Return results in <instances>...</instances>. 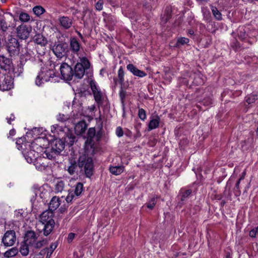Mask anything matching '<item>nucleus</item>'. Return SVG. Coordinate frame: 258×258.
Masks as SVG:
<instances>
[{"label":"nucleus","instance_id":"obj_1","mask_svg":"<svg viewBox=\"0 0 258 258\" xmlns=\"http://www.w3.org/2000/svg\"><path fill=\"white\" fill-rule=\"evenodd\" d=\"M40 139H37L35 142L29 144L25 143L22 144L21 148L23 150L22 154L28 163L34 162L39 156V151L41 150L40 146H38L37 143L39 142Z\"/></svg>","mask_w":258,"mask_h":258},{"label":"nucleus","instance_id":"obj_2","mask_svg":"<svg viewBox=\"0 0 258 258\" xmlns=\"http://www.w3.org/2000/svg\"><path fill=\"white\" fill-rule=\"evenodd\" d=\"M78 167L81 171H84L87 177H90L93 174V162L92 158L85 155L81 156L78 162Z\"/></svg>","mask_w":258,"mask_h":258},{"label":"nucleus","instance_id":"obj_3","mask_svg":"<svg viewBox=\"0 0 258 258\" xmlns=\"http://www.w3.org/2000/svg\"><path fill=\"white\" fill-rule=\"evenodd\" d=\"M56 79L57 77L54 70L47 68H43L37 76L35 83L37 86H40L43 81L55 82L56 81Z\"/></svg>","mask_w":258,"mask_h":258},{"label":"nucleus","instance_id":"obj_4","mask_svg":"<svg viewBox=\"0 0 258 258\" xmlns=\"http://www.w3.org/2000/svg\"><path fill=\"white\" fill-rule=\"evenodd\" d=\"M90 63L85 57L80 58V62H78L74 68V76L78 78L83 77L86 70L89 69Z\"/></svg>","mask_w":258,"mask_h":258},{"label":"nucleus","instance_id":"obj_5","mask_svg":"<svg viewBox=\"0 0 258 258\" xmlns=\"http://www.w3.org/2000/svg\"><path fill=\"white\" fill-rule=\"evenodd\" d=\"M90 86L96 102L98 106L101 105L103 103V95L100 88L94 80L90 81Z\"/></svg>","mask_w":258,"mask_h":258},{"label":"nucleus","instance_id":"obj_6","mask_svg":"<svg viewBox=\"0 0 258 258\" xmlns=\"http://www.w3.org/2000/svg\"><path fill=\"white\" fill-rule=\"evenodd\" d=\"M52 50L57 58L61 59L67 55L69 48L67 43H62L54 45Z\"/></svg>","mask_w":258,"mask_h":258},{"label":"nucleus","instance_id":"obj_7","mask_svg":"<svg viewBox=\"0 0 258 258\" xmlns=\"http://www.w3.org/2000/svg\"><path fill=\"white\" fill-rule=\"evenodd\" d=\"M7 49L11 56L18 54L20 51V44L18 40L14 37L10 38L7 43Z\"/></svg>","mask_w":258,"mask_h":258},{"label":"nucleus","instance_id":"obj_8","mask_svg":"<svg viewBox=\"0 0 258 258\" xmlns=\"http://www.w3.org/2000/svg\"><path fill=\"white\" fill-rule=\"evenodd\" d=\"M62 78L65 80L70 81L74 76L72 68L66 62L61 63L59 68Z\"/></svg>","mask_w":258,"mask_h":258},{"label":"nucleus","instance_id":"obj_9","mask_svg":"<svg viewBox=\"0 0 258 258\" xmlns=\"http://www.w3.org/2000/svg\"><path fill=\"white\" fill-rule=\"evenodd\" d=\"M13 81L10 76L3 75L0 76V90L4 91L13 88Z\"/></svg>","mask_w":258,"mask_h":258},{"label":"nucleus","instance_id":"obj_10","mask_svg":"<svg viewBox=\"0 0 258 258\" xmlns=\"http://www.w3.org/2000/svg\"><path fill=\"white\" fill-rule=\"evenodd\" d=\"M17 36L21 39H27L32 31V27L29 25L22 24L17 28Z\"/></svg>","mask_w":258,"mask_h":258},{"label":"nucleus","instance_id":"obj_11","mask_svg":"<svg viewBox=\"0 0 258 258\" xmlns=\"http://www.w3.org/2000/svg\"><path fill=\"white\" fill-rule=\"evenodd\" d=\"M16 240V233L14 230H8L5 233L2 238V242L6 246L13 245Z\"/></svg>","mask_w":258,"mask_h":258},{"label":"nucleus","instance_id":"obj_12","mask_svg":"<svg viewBox=\"0 0 258 258\" xmlns=\"http://www.w3.org/2000/svg\"><path fill=\"white\" fill-rule=\"evenodd\" d=\"M13 62L11 58L0 55V68L6 71H10L13 68Z\"/></svg>","mask_w":258,"mask_h":258},{"label":"nucleus","instance_id":"obj_13","mask_svg":"<svg viewBox=\"0 0 258 258\" xmlns=\"http://www.w3.org/2000/svg\"><path fill=\"white\" fill-rule=\"evenodd\" d=\"M59 26L63 29H70L73 25L72 19L67 16H59L58 18Z\"/></svg>","mask_w":258,"mask_h":258},{"label":"nucleus","instance_id":"obj_14","mask_svg":"<svg viewBox=\"0 0 258 258\" xmlns=\"http://www.w3.org/2000/svg\"><path fill=\"white\" fill-rule=\"evenodd\" d=\"M24 242L26 244L30 245L31 247L33 244H34L35 242L37 240L38 237L34 231H28L25 235Z\"/></svg>","mask_w":258,"mask_h":258},{"label":"nucleus","instance_id":"obj_15","mask_svg":"<svg viewBox=\"0 0 258 258\" xmlns=\"http://www.w3.org/2000/svg\"><path fill=\"white\" fill-rule=\"evenodd\" d=\"M101 134L100 132L96 134L95 128H89L87 134V142H89L90 144H91L93 138H95L96 141H99L101 138Z\"/></svg>","mask_w":258,"mask_h":258},{"label":"nucleus","instance_id":"obj_16","mask_svg":"<svg viewBox=\"0 0 258 258\" xmlns=\"http://www.w3.org/2000/svg\"><path fill=\"white\" fill-rule=\"evenodd\" d=\"M53 217V212L47 210L40 215V222L42 223H49L50 221H54Z\"/></svg>","mask_w":258,"mask_h":258},{"label":"nucleus","instance_id":"obj_17","mask_svg":"<svg viewBox=\"0 0 258 258\" xmlns=\"http://www.w3.org/2000/svg\"><path fill=\"white\" fill-rule=\"evenodd\" d=\"M126 68L128 71L131 72L135 76L143 78L147 75V74L145 72L139 70L133 64L130 63L127 64Z\"/></svg>","mask_w":258,"mask_h":258},{"label":"nucleus","instance_id":"obj_18","mask_svg":"<svg viewBox=\"0 0 258 258\" xmlns=\"http://www.w3.org/2000/svg\"><path fill=\"white\" fill-rule=\"evenodd\" d=\"M51 148L59 155L64 148V143L62 140L56 139L52 143Z\"/></svg>","mask_w":258,"mask_h":258},{"label":"nucleus","instance_id":"obj_19","mask_svg":"<svg viewBox=\"0 0 258 258\" xmlns=\"http://www.w3.org/2000/svg\"><path fill=\"white\" fill-rule=\"evenodd\" d=\"M87 127L86 122L83 120L79 121L76 124L75 126V131L78 135H83L85 133Z\"/></svg>","mask_w":258,"mask_h":258},{"label":"nucleus","instance_id":"obj_20","mask_svg":"<svg viewBox=\"0 0 258 258\" xmlns=\"http://www.w3.org/2000/svg\"><path fill=\"white\" fill-rule=\"evenodd\" d=\"M54 221H50L49 223H42L44 225L42 230L44 236H47L50 234L54 227Z\"/></svg>","mask_w":258,"mask_h":258},{"label":"nucleus","instance_id":"obj_21","mask_svg":"<svg viewBox=\"0 0 258 258\" xmlns=\"http://www.w3.org/2000/svg\"><path fill=\"white\" fill-rule=\"evenodd\" d=\"M60 205V201L59 198L56 196L53 197L49 203L48 210L53 212L58 208Z\"/></svg>","mask_w":258,"mask_h":258},{"label":"nucleus","instance_id":"obj_22","mask_svg":"<svg viewBox=\"0 0 258 258\" xmlns=\"http://www.w3.org/2000/svg\"><path fill=\"white\" fill-rule=\"evenodd\" d=\"M70 48L75 53H77L80 50V44L76 38H72L70 42Z\"/></svg>","mask_w":258,"mask_h":258},{"label":"nucleus","instance_id":"obj_23","mask_svg":"<svg viewBox=\"0 0 258 258\" xmlns=\"http://www.w3.org/2000/svg\"><path fill=\"white\" fill-rule=\"evenodd\" d=\"M45 159L43 157L39 156L37 159L33 162L36 169L39 170H44L47 166L43 162Z\"/></svg>","mask_w":258,"mask_h":258},{"label":"nucleus","instance_id":"obj_24","mask_svg":"<svg viewBox=\"0 0 258 258\" xmlns=\"http://www.w3.org/2000/svg\"><path fill=\"white\" fill-rule=\"evenodd\" d=\"M33 40L35 43L41 46H45L47 44V40L40 34H37L34 37Z\"/></svg>","mask_w":258,"mask_h":258},{"label":"nucleus","instance_id":"obj_25","mask_svg":"<svg viewBox=\"0 0 258 258\" xmlns=\"http://www.w3.org/2000/svg\"><path fill=\"white\" fill-rule=\"evenodd\" d=\"M160 118L158 116H156L154 119H152L148 125V131H151L155 129L159 126Z\"/></svg>","mask_w":258,"mask_h":258},{"label":"nucleus","instance_id":"obj_26","mask_svg":"<svg viewBox=\"0 0 258 258\" xmlns=\"http://www.w3.org/2000/svg\"><path fill=\"white\" fill-rule=\"evenodd\" d=\"M58 154H56V152L52 150V148H51L50 149L46 150L43 154H42L43 157L45 159V157L50 160L53 159L55 158L56 156L58 155Z\"/></svg>","mask_w":258,"mask_h":258},{"label":"nucleus","instance_id":"obj_27","mask_svg":"<svg viewBox=\"0 0 258 258\" xmlns=\"http://www.w3.org/2000/svg\"><path fill=\"white\" fill-rule=\"evenodd\" d=\"M69 164L68 171L70 174L72 175L74 174L78 165L76 161L73 158L69 159Z\"/></svg>","mask_w":258,"mask_h":258},{"label":"nucleus","instance_id":"obj_28","mask_svg":"<svg viewBox=\"0 0 258 258\" xmlns=\"http://www.w3.org/2000/svg\"><path fill=\"white\" fill-rule=\"evenodd\" d=\"M76 137L72 133H68L64 138V143L71 146L73 145L75 141Z\"/></svg>","mask_w":258,"mask_h":258},{"label":"nucleus","instance_id":"obj_29","mask_svg":"<svg viewBox=\"0 0 258 258\" xmlns=\"http://www.w3.org/2000/svg\"><path fill=\"white\" fill-rule=\"evenodd\" d=\"M124 170V167L123 166H111L109 168L110 172L115 175H118L120 174Z\"/></svg>","mask_w":258,"mask_h":258},{"label":"nucleus","instance_id":"obj_30","mask_svg":"<svg viewBox=\"0 0 258 258\" xmlns=\"http://www.w3.org/2000/svg\"><path fill=\"white\" fill-rule=\"evenodd\" d=\"M124 72L122 67H120L118 70L117 72V77H118V82L122 86L124 84Z\"/></svg>","mask_w":258,"mask_h":258},{"label":"nucleus","instance_id":"obj_31","mask_svg":"<svg viewBox=\"0 0 258 258\" xmlns=\"http://www.w3.org/2000/svg\"><path fill=\"white\" fill-rule=\"evenodd\" d=\"M30 245L26 244L25 242H23L21 244L20 248V252L23 256H26L28 254L29 252Z\"/></svg>","mask_w":258,"mask_h":258},{"label":"nucleus","instance_id":"obj_32","mask_svg":"<svg viewBox=\"0 0 258 258\" xmlns=\"http://www.w3.org/2000/svg\"><path fill=\"white\" fill-rule=\"evenodd\" d=\"M18 252V250L16 247H13L4 253V256L6 257H10L15 256Z\"/></svg>","mask_w":258,"mask_h":258},{"label":"nucleus","instance_id":"obj_33","mask_svg":"<svg viewBox=\"0 0 258 258\" xmlns=\"http://www.w3.org/2000/svg\"><path fill=\"white\" fill-rule=\"evenodd\" d=\"M47 243L46 240L43 239L41 240L36 241L34 244H33L30 248L33 249H39L44 245Z\"/></svg>","mask_w":258,"mask_h":258},{"label":"nucleus","instance_id":"obj_34","mask_svg":"<svg viewBox=\"0 0 258 258\" xmlns=\"http://www.w3.org/2000/svg\"><path fill=\"white\" fill-rule=\"evenodd\" d=\"M83 184L81 182H78L75 186V190L73 192L76 196H79L81 195L83 191Z\"/></svg>","mask_w":258,"mask_h":258},{"label":"nucleus","instance_id":"obj_35","mask_svg":"<svg viewBox=\"0 0 258 258\" xmlns=\"http://www.w3.org/2000/svg\"><path fill=\"white\" fill-rule=\"evenodd\" d=\"M64 187V183L62 180L58 181L55 185V192H61Z\"/></svg>","mask_w":258,"mask_h":258},{"label":"nucleus","instance_id":"obj_36","mask_svg":"<svg viewBox=\"0 0 258 258\" xmlns=\"http://www.w3.org/2000/svg\"><path fill=\"white\" fill-rule=\"evenodd\" d=\"M8 29V24L4 17L0 18V30L6 32Z\"/></svg>","mask_w":258,"mask_h":258},{"label":"nucleus","instance_id":"obj_37","mask_svg":"<svg viewBox=\"0 0 258 258\" xmlns=\"http://www.w3.org/2000/svg\"><path fill=\"white\" fill-rule=\"evenodd\" d=\"M157 197L154 196L147 204V207L150 209H153L157 202Z\"/></svg>","mask_w":258,"mask_h":258},{"label":"nucleus","instance_id":"obj_38","mask_svg":"<svg viewBox=\"0 0 258 258\" xmlns=\"http://www.w3.org/2000/svg\"><path fill=\"white\" fill-rule=\"evenodd\" d=\"M189 39L185 37H180L178 38L175 44L176 47H179L180 45L187 44L189 42Z\"/></svg>","mask_w":258,"mask_h":258},{"label":"nucleus","instance_id":"obj_39","mask_svg":"<svg viewBox=\"0 0 258 258\" xmlns=\"http://www.w3.org/2000/svg\"><path fill=\"white\" fill-rule=\"evenodd\" d=\"M212 12L215 18L218 20H221L222 19L221 13L219 11L216 7H212Z\"/></svg>","mask_w":258,"mask_h":258},{"label":"nucleus","instance_id":"obj_40","mask_svg":"<svg viewBox=\"0 0 258 258\" xmlns=\"http://www.w3.org/2000/svg\"><path fill=\"white\" fill-rule=\"evenodd\" d=\"M194 83L197 85H201L203 84V81L201 79V74L200 73H195L194 75Z\"/></svg>","mask_w":258,"mask_h":258},{"label":"nucleus","instance_id":"obj_41","mask_svg":"<svg viewBox=\"0 0 258 258\" xmlns=\"http://www.w3.org/2000/svg\"><path fill=\"white\" fill-rule=\"evenodd\" d=\"M57 247V244L55 243H52L50 245L49 248H46L47 251V255L46 258H49L51 256V254L54 250V249Z\"/></svg>","mask_w":258,"mask_h":258},{"label":"nucleus","instance_id":"obj_42","mask_svg":"<svg viewBox=\"0 0 258 258\" xmlns=\"http://www.w3.org/2000/svg\"><path fill=\"white\" fill-rule=\"evenodd\" d=\"M34 13L37 16H40L44 13L45 10L41 6H35L33 9Z\"/></svg>","mask_w":258,"mask_h":258},{"label":"nucleus","instance_id":"obj_43","mask_svg":"<svg viewBox=\"0 0 258 258\" xmlns=\"http://www.w3.org/2000/svg\"><path fill=\"white\" fill-rule=\"evenodd\" d=\"M19 19L22 22H27L30 20V17L28 14L22 12L19 15Z\"/></svg>","mask_w":258,"mask_h":258},{"label":"nucleus","instance_id":"obj_44","mask_svg":"<svg viewBox=\"0 0 258 258\" xmlns=\"http://www.w3.org/2000/svg\"><path fill=\"white\" fill-rule=\"evenodd\" d=\"M257 97L256 95H250L246 97L245 101L248 104H251L255 102L257 99Z\"/></svg>","mask_w":258,"mask_h":258},{"label":"nucleus","instance_id":"obj_45","mask_svg":"<svg viewBox=\"0 0 258 258\" xmlns=\"http://www.w3.org/2000/svg\"><path fill=\"white\" fill-rule=\"evenodd\" d=\"M138 116L142 120H145L147 117L146 111L143 108H139Z\"/></svg>","mask_w":258,"mask_h":258},{"label":"nucleus","instance_id":"obj_46","mask_svg":"<svg viewBox=\"0 0 258 258\" xmlns=\"http://www.w3.org/2000/svg\"><path fill=\"white\" fill-rule=\"evenodd\" d=\"M69 118V116L68 115L63 114H59L57 116V119L59 121L64 122L68 120Z\"/></svg>","mask_w":258,"mask_h":258},{"label":"nucleus","instance_id":"obj_47","mask_svg":"<svg viewBox=\"0 0 258 258\" xmlns=\"http://www.w3.org/2000/svg\"><path fill=\"white\" fill-rule=\"evenodd\" d=\"M191 194V189H187L181 193V201H184L186 198H187Z\"/></svg>","mask_w":258,"mask_h":258},{"label":"nucleus","instance_id":"obj_48","mask_svg":"<svg viewBox=\"0 0 258 258\" xmlns=\"http://www.w3.org/2000/svg\"><path fill=\"white\" fill-rule=\"evenodd\" d=\"M103 0H99L95 5L96 10L99 11L103 9Z\"/></svg>","mask_w":258,"mask_h":258},{"label":"nucleus","instance_id":"obj_49","mask_svg":"<svg viewBox=\"0 0 258 258\" xmlns=\"http://www.w3.org/2000/svg\"><path fill=\"white\" fill-rule=\"evenodd\" d=\"M125 96H126V92L121 88L119 91V97L120 98L122 104L124 103Z\"/></svg>","mask_w":258,"mask_h":258},{"label":"nucleus","instance_id":"obj_50","mask_svg":"<svg viewBox=\"0 0 258 258\" xmlns=\"http://www.w3.org/2000/svg\"><path fill=\"white\" fill-rule=\"evenodd\" d=\"M115 133L116 136L119 138L122 137L123 135V132L120 126H118L116 127Z\"/></svg>","mask_w":258,"mask_h":258},{"label":"nucleus","instance_id":"obj_51","mask_svg":"<svg viewBox=\"0 0 258 258\" xmlns=\"http://www.w3.org/2000/svg\"><path fill=\"white\" fill-rule=\"evenodd\" d=\"M75 195L73 191L70 192L66 198V200L67 203L71 202L73 200Z\"/></svg>","mask_w":258,"mask_h":258},{"label":"nucleus","instance_id":"obj_52","mask_svg":"<svg viewBox=\"0 0 258 258\" xmlns=\"http://www.w3.org/2000/svg\"><path fill=\"white\" fill-rule=\"evenodd\" d=\"M47 250L46 249V248H44L43 249L40 251L39 254L36 255L35 256H38L39 257L43 258L44 255L46 253L47 254Z\"/></svg>","mask_w":258,"mask_h":258},{"label":"nucleus","instance_id":"obj_53","mask_svg":"<svg viewBox=\"0 0 258 258\" xmlns=\"http://www.w3.org/2000/svg\"><path fill=\"white\" fill-rule=\"evenodd\" d=\"M258 228L252 229L249 232V236L251 237H255L257 232Z\"/></svg>","mask_w":258,"mask_h":258},{"label":"nucleus","instance_id":"obj_54","mask_svg":"<svg viewBox=\"0 0 258 258\" xmlns=\"http://www.w3.org/2000/svg\"><path fill=\"white\" fill-rule=\"evenodd\" d=\"M75 234L73 233H70L68 236V241L69 243L71 242L75 238Z\"/></svg>","mask_w":258,"mask_h":258},{"label":"nucleus","instance_id":"obj_55","mask_svg":"<svg viewBox=\"0 0 258 258\" xmlns=\"http://www.w3.org/2000/svg\"><path fill=\"white\" fill-rule=\"evenodd\" d=\"M15 116L13 114H11L9 117H7V122L9 124H11V121L15 120Z\"/></svg>","mask_w":258,"mask_h":258},{"label":"nucleus","instance_id":"obj_56","mask_svg":"<svg viewBox=\"0 0 258 258\" xmlns=\"http://www.w3.org/2000/svg\"><path fill=\"white\" fill-rule=\"evenodd\" d=\"M18 71L20 73H22L23 71V65L22 62H20V63L18 65Z\"/></svg>","mask_w":258,"mask_h":258},{"label":"nucleus","instance_id":"obj_57","mask_svg":"<svg viewBox=\"0 0 258 258\" xmlns=\"http://www.w3.org/2000/svg\"><path fill=\"white\" fill-rule=\"evenodd\" d=\"M240 181H241V180H239V179H238V180L237 181V182L236 183V184H235V188H236V189L237 190L238 192V194L237 195V196H238L240 194V188H239V184H240Z\"/></svg>","mask_w":258,"mask_h":258},{"label":"nucleus","instance_id":"obj_58","mask_svg":"<svg viewBox=\"0 0 258 258\" xmlns=\"http://www.w3.org/2000/svg\"><path fill=\"white\" fill-rule=\"evenodd\" d=\"M246 36L245 32H240V33H238V36L241 39H244L246 38Z\"/></svg>","mask_w":258,"mask_h":258},{"label":"nucleus","instance_id":"obj_59","mask_svg":"<svg viewBox=\"0 0 258 258\" xmlns=\"http://www.w3.org/2000/svg\"><path fill=\"white\" fill-rule=\"evenodd\" d=\"M70 12L74 15L77 14L78 13V10L74 8V7H71L70 9Z\"/></svg>","mask_w":258,"mask_h":258},{"label":"nucleus","instance_id":"obj_60","mask_svg":"<svg viewBox=\"0 0 258 258\" xmlns=\"http://www.w3.org/2000/svg\"><path fill=\"white\" fill-rule=\"evenodd\" d=\"M16 215L17 217H23L22 216V213H20V212H17L16 213Z\"/></svg>","mask_w":258,"mask_h":258},{"label":"nucleus","instance_id":"obj_61","mask_svg":"<svg viewBox=\"0 0 258 258\" xmlns=\"http://www.w3.org/2000/svg\"><path fill=\"white\" fill-rule=\"evenodd\" d=\"M188 35L192 36L194 34V31L191 29H189L188 31Z\"/></svg>","mask_w":258,"mask_h":258},{"label":"nucleus","instance_id":"obj_62","mask_svg":"<svg viewBox=\"0 0 258 258\" xmlns=\"http://www.w3.org/2000/svg\"><path fill=\"white\" fill-rule=\"evenodd\" d=\"M245 175V172H243L242 173V176H241L240 177V178L239 179V180H241V181L242 180H243V179L244 178Z\"/></svg>","mask_w":258,"mask_h":258},{"label":"nucleus","instance_id":"obj_63","mask_svg":"<svg viewBox=\"0 0 258 258\" xmlns=\"http://www.w3.org/2000/svg\"><path fill=\"white\" fill-rule=\"evenodd\" d=\"M170 17V14L169 12H167V17L166 20H167Z\"/></svg>","mask_w":258,"mask_h":258},{"label":"nucleus","instance_id":"obj_64","mask_svg":"<svg viewBox=\"0 0 258 258\" xmlns=\"http://www.w3.org/2000/svg\"><path fill=\"white\" fill-rule=\"evenodd\" d=\"M229 257H230L229 254H227V255L226 256V258H229Z\"/></svg>","mask_w":258,"mask_h":258}]
</instances>
